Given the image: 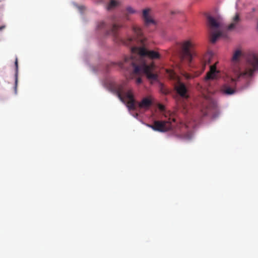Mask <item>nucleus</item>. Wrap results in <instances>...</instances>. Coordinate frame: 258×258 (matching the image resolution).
<instances>
[{
    "mask_svg": "<svg viewBox=\"0 0 258 258\" xmlns=\"http://www.w3.org/2000/svg\"><path fill=\"white\" fill-rule=\"evenodd\" d=\"M132 51L139 54L138 58L135 59L133 56L125 57L123 61L118 63V66L124 69H127L128 67H132L134 75L145 74L149 81H157L158 75L155 64L153 62L147 64L144 60V57H148L152 59H159L160 58L159 53L154 50H149L144 47L137 46L133 47Z\"/></svg>",
    "mask_w": 258,
    "mask_h": 258,
    "instance_id": "obj_1",
    "label": "nucleus"
},
{
    "mask_svg": "<svg viewBox=\"0 0 258 258\" xmlns=\"http://www.w3.org/2000/svg\"><path fill=\"white\" fill-rule=\"evenodd\" d=\"M242 55L240 50H236L232 58V69L237 78L249 79L252 77L256 69H258V55L251 53L248 55L246 63L243 68L240 66L239 59Z\"/></svg>",
    "mask_w": 258,
    "mask_h": 258,
    "instance_id": "obj_2",
    "label": "nucleus"
},
{
    "mask_svg": "<svg viewBox=\"0 0 258 258\" xmlns=\"http://www.w3.org/2000/svg\"><path fill=\"white\" fill-rule=\"evenodd\" d=\"M114 90L120 100L123 103H126L129 110H135L137 108V102L134 99L132 90L130 89L126 83L116 86ZM152 102L148 97L144 98L142 101L138 103L140 108L147 109L152 105Z\"/></svg>",
    "mask_w": 258,
    "mask_h": 258,
    "instance_id": "obj_3",
    "label": "nucleus"
},
{
    "mask_svg": "<svg viewBox=\"0 0 258 258\" xmlns=\"http://www.w3.org/2000/svg\"><path fill=\"white\" fill-rule=\"evenodd\" d=\"M177 50L180 61L182 63H186L189 67L192 66L193 57L196 55L195 45L190 40H183L177 43Z\"/></svg>",
    "mask_w": 258,
    "mask_h": 258,
    "instance_id": "obj_4",
    "label": "nucleus"
},
{
    "mask_svg": "<svg viewBox=\"0 0 258 258\" xmlns=\"http://www.w3.org/2000/svg\"><path fill=\"white\" fill-rule=\"evenodd\" d=\"M174 121V118L168 120H155L152 124H148L147 126L155 131L165 132L172 128V122Z\"/></svg>",
    "mask_w": 258,
    "mask_h": 258,
    "instance_id": "obj_5",
    "label": "nucleus"
},
{
    "mask_svg": "<svg viewBox=\"0 0 258 258\" xmlns=\"http://www.w3.org/2000/svg\"><path fill=\"white\" fill-rule=\"evenodd\" d=\"M239 79H234L232 77H227L225 80V83L221 87V92L226 95H231L236 92V82Z\"/></svg>",
    "mask_w": 258,
    "mask_h": 258,
    "instance_id": "obj_6",
    "label": "nucleus"
},
{
    "mask_svg": "<svg viewBox=\"0 0 258 258\" xmlns=\"http://www.w3.org/2000/svg\"><path fill=\"white\" fill-rule=\"evenodd\" d=\"M135 34L133 37H129L124 44L126 45H130L134 44L135 42L137 43L144 45L146 38L143 35L142 30L138 27L134 26L133 28Z\"/></svg>",
    "mask_w": 258,
    "mask_h": 258,
    "instance_id": "obj_7",
    "label": "nucleus"
},
{
    "mask_svg": "<svg viewBox=\"0 0 258 258\" xmlns=\"http://www.w3.org/2000/svg\"><path fill=\"white\" fill-rule=\"evenodd\" d=\"M209 63L210 56L209 55H207L205 56L204 59L202 61L200 66L197 68V71L195 72V75L185 73L183 76L186 79H190L195 77L198 76L204 71L206 65Z\"/></svg>",
    "mask_w": 258,
    "mask_h": 258,
    "instance_id": "obj_8",
    "label": "nucleus"
},
{
    "mask_svg": "<svg viewBox=\"0 0 258 258\" xmlns=\"http://www.w3.org/2000/svg\"><path fill=\"white\" fill-rule=\"evenodd\" d=\"M151 9L150 8H146L143 10L142 19L146 27L151 25H155V21L151 15Z\"/></svg>",
    "mask_w": 258,
    "mask_h": 258,
    "instance_id": "obj_9",
    "label": "nucleus"
},
{
    "mask_svg": "<svg viewBox=\"0 0 258 258\" xmlns=\"http://www.w3.org/2000/svg\"><path fill=\"white\" fill-rule=\"evenodd\" d=\"M174 88L177 93L183 99H187L188 96L187 95V89L185 85L180 82H178L175 85Z\"/></svg>",
    "mask_w": 258,
    "mask_h": 258,
    "instance_id": "obj_10",
    "label": "nucleus"
},
{
    "mask_svg": "<svg viewBox=\"0 0 258 258\" xmlns=\"http://www.w3.org/2000/svg\"><path fill=\"white\" fill-rule=\"evenodd\" d=\"M220 72L216 69V64L210 66V71L207 74L206 80L218 79L220 76Z\"/></svg>",
    "mask_w": 258,
    "mask_h": 258,
    "instance_id": "obj_11",
    "label": "nucleus"
},
{
    "mask_svg": "<svg viewBox=\"0 0 258 258\" xmlns=\"http://www.w3.org/2000/svg\"><path fill=\"white\" fill-rule=\"evenodd\" d=\"M220 37H226L227 36L222 30L212 31L210 35V41L212 43H215Z\"/></svg>",
    "mask_w": 258,
    "mask_h": 258,
    "instance_id": "obj_12",
    "label": "nucleus"
},
{
    "mask_svg": "<svg viewBox=\"0 0 258 258\" xmlns=\"http://www.w3.org/2000/svg\"><path fill=\"white\" fill-rule=\"evenodd\" d=\"M241 21V18L240 14L238 13H236L235 15L232 18L231 23L226 27V29L228 31H231L234 30L237 25Z\"/></svg>",
    "mask_w": 258,
    "mask_h": 258,
    "instance_id": "obj_13",
    "label": "nucleus"
},
{
    "mask_svg": "<svg viewBox=\"0 0 258 258\" xmlns=\"http://www.w3.org/2000/svg\"><path fill=\"white\" fill-rule=\"evenodd\" d=\"M208 22L210 27L212 30L214 29H219L221 28L220 22H217L215 19L212 16L208 17Z\"/></svg>",
    "mask_w": 258,
    "mask_h": 258,
    "instance_id": "obj_14",
    "label": "nucleus"
},
{
    "mask_svg": "<svg viewBox=\"0 0 258 258\" xmlns=\"http://www.w3.org/2000/svg\"><path fill=\"white\" fill-rule=\"evenodd\" d=\"M119 2L115 0H111L107 7L108 10H111L118 6Z\"/></svg>",
    "mask_w": 258,
    "mask_h": 258,
    "instance_id": "obj_15",
    "label": "nucleus"
},
{
    "mask_svg": "<svg viewBox=\"0 0 258 258\" xmlns=\"http://www.w3.org/2000/svg\"><path fill=\"white\" fill-rule=\"evenodd\" d=\"M121 26L118 24H114L111 29V33L114 37H117V31Z\"/></svg>",
    "mask_w": 258,
    "mask_h": 258,
    "instance_id": "obj_16",
    "label": "nucleus"
},
{
    "mask_svg": "<svg viewBox=\"0 0 258 258\" xmlns=\"http://www.w3.org/2000/svg\"><path fill=\"white\" fill-rule=\"evenodd\" d=\"M126 10L127 14H125L124 15V17L126 20H129L128 14H135L136 12V11L131 7H128L127 8H126Z\"/></svg>",
    "mask_w": 258,
    "mask_h": 258,
    "instance_id": "obj_17",
    "label": "nucleus"
},
{
    "mask_svg": "<svg viewBox=\"0 0 258 258\" xmlns=\"http://www.w3.org/2000/svg\"><path fill=\"white\" fill-rule=\"evenodd\" d=\"M136 82V84H137L138 85L141 84L142 83V78L140 77H138V78H137Z\"/></svg>",
    "mask_w": 258,
    "mask_h": 258,
    "instance_id": "obj_18",
    "label": "nucleus"
},
{
    "mask_svg": "<svg viewBox=\"0 0 258 258\" xmlns=\"http://www.w3.org/2000/svg\"><path fill=\"white\" fill-rule=\"evenodd\" d=\"M15 64V67H16V74H17V72H18V62L17 58H16Z\"/></svg>",
    "mask_w": 258,
    "mask_h": 258,
    "instance_id": "obj_19",
    "label": "nucleus"
},
{
    "mask_svg": "<svg viewBox=\"0 0 258 258\" xmlns=\"http://www.w3.org/2000/svg\"><path fill=\"white\" fill-rule=\"evenodd\" d=\"M185 139L189 140L191 138V135L190 133H188L185 136Z\"/></svg>",
    "mask_w": 258,
    "mask_h": 258,
    "instance_id": "obj_20",
    "label": "nucleus"
},
{
    "mask_svg": "<svg viewBox=\"0 0 258 258\" xmlns=\"http://www.w3.org/2000/svg\"><path fill=\"white\" fill-rule=\"evenodd\" d=\"M159 109L161 111H163L165 109V107L164 105L160 104L159 105Z\"/></svg>",
    "mask_w": 258,
    "mask_h": 258,
    "instance_id": "obj_21",
    "label": "nucleus"
},
{
    "mask_svg": "<svg viewBox=\"0 0 258 258\" xmlns=\"http://www.w3.org/2000/svg\"><path fill=\"white\" fill-rule=\"evenodd\" d=\"M179 106L180 107H183L184 109H186V105L184 103H181V104H179Z\"/></svg>",
    "mask_w": 258,
    "mask_h": 258,
    "instance_id": "obj_22",
    "label": "nucleus"
},
{
    "mask_svg": "<svg viewBox=\"0 0 258 258\" xmlns=\"http://www.w3.org/2000/svg\"><path fill=\"white\" fill-rule=\"evenodd\" d=\"M105 26V24L104 22H101L100 23V24L98 25V27L99 28H102Z\"/></svg>",
    "mask_w": 258,
    "mask_h": 258,
    "instance_id": "obj_23",
    "label": "nucleus"
},
{
    "mask_svg": "<svg viewBox=\"0 0 258 258\" xmlns=\"http://www.w3.org/2000/svg\"><path fill=\"white\" fill-rule=\"evenodd\" d=\"M6 27V26L5 25H3V26H0V31L3 30L4 29H5Z\"/></svg>",
    "mask_w": 258,
    "mask_h": 258,
    "instance_id": "obj_24",
    "label": "nucleus"
},
{
    "mask_svg": "<svg viewBox=\"0 0 258 258\" xmlns=\"http://www.w3.org/2000/svg\"><path fill=\"white\" fill-rule=\"evenodd\" d=\"M17 82H18V78H17V76L16 75V80H15V83H16V85H17Z\"/></svg>",
    "mask_w": 258,
    "mask_h": 258,
    "instance_id": "obj_25",
    "label": "nucleus"
},
{
    "mask_svg": "<svg viewBox=\"0 0 258 258\" xmlns=\"http://www.w3.org/2000/svg\"><path fill=\"white\" fill-rule=\"evenodd\" d=\"M252 12H254L255 11V9L254 8H252Z\"/></svg>",
    "mask_w": 258,
    "mask_h": 258,
    "instance_id": "obj_26",
    "label": "nucleus"
}]
</instances>
